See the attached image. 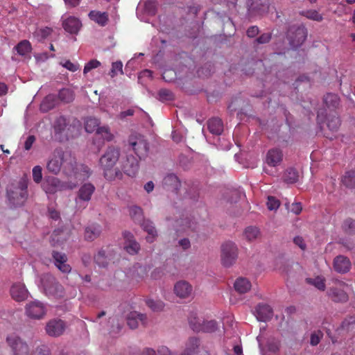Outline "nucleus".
<instances>
[{
    "label": "nucleus",
    "instance_id": "53",
    "mask_svg": "<svg viewBox=\"0 0 355 355\" xmlns=\"http://www.w3.org/2000/svg\"><path fill=\"white\" fill-rule=\"evenodd\" d=\"M343 227L349 234L355 233V220L347 218L344 221Z\"/></svg>",
    "mask_w": 355,
    "mask_h": 355
},
{
    "label": "nucleus",
    "instance_id": "29",
    "mask_svg": "<svg viewBox=\"0 0 355 355\" xmlns=\"http://www.w3.org/2000/svg\"><path fill=\"white\" fill-rule=\"evenodd\" d=\"M101 233V227L98 224H92L87 226L85 230V239L87 241H92L97 239Z\"/></svg>",
    "mask_w": 355,
    "mask_h": 355
},
{
    "label": "nucleus",
    "instance_id": "9",
    "mask_svg": "<svg viewBox=\"0 0 355 355\" xmlns=\"http://www.w3.org/2000/svg\"><path fill=\"white\" fill-rule=\"evenodd\" d=\"M6 342L10 347L12 355H28L29 348L27 343L15 334L7 336Z\"/></svg>",
    "mask_w": 355,
    "mask_h": 355
},
{
    "label": "nucleus",
    "instance_id": "7",
    "mask_svg": "<svg viewBox=\"0 0 355 355\" xmlns=\"http://www.w3.org/2000/svg\"><path fill=\"white\" fill-rule=\"evenodd\" d=\"M129 146L132 150L141 159L147 157L148 144L145 138L141 135H132L128 139Z\"/></svg>",
    "mask_w": 355,
    "mask_h": 355
},
{
    "label": "nucleus",
    "instance_id": "38",
    "mask_svg": "<svg viewBox=\"0 0 355 355\" xmlns=\"http://www.w3.org/2000/svg\"><path fill=\"white\" fill-rule=\"evenodd\" d=\"M55 96L52 94H49L45 97L40 105V110L46 112L50 110L53 109L55 106Z\"/></svg>",
    "mask_w": 355,
    "mask_h": 355
},
{
    "label": "nucleus",
    "instance_id": "48",
    "mask_svg": "<svg viewBox=\"0 0 355 355\" xmlns=\"http://www.w3.org/2000/svg\"><path fill=\"white\" fill-rule=\"evenodd\" d=\"M67 125V119L64 116L58 117L54 123L55 131L56 132H62L65 129Z\"/></svg>",
    "mask_w": 355,
    "mask_h": 355
},
{
    "label": "nucleus",
    "instance_id": "62",
    "mask_svg": "<svg viewBox=\"0 0 355 355\" xmlns=\"http://www.w3.org/2000/svg\"><path fill=\"white\" fill-rule=\"evenodd\" d=\"M293 242L296 245H297L302 250H304L306 248V245L304 241V239L301 236H295L293 239Z\"/></svg>",
    "mask_w": 355,
    "mask_h": 355
},
{
    "label": "nucleus",
    "instance_id": "13",
    "mask_svg": "<svg viewBox=\"0 0 355 355\" xmlns=\"http://www.w3.org/2000/svg\"><path fill=\"white\" fill-rule=\"evenodd\" d=\"M12 298L16 302H23L28 297V291L22 282L13 283L10 289Z\"/></svg>",
    "mask_w": 355,
    "mask_h": 355
},
{
    "label": "nucleus",
    "instance_id": "63",
    "mask_svg": "<svg viewBox=\"0 0 355 355\" xmlns=\"http://www.w3.org/2000/svg\"><path fill=\"white\" fill-rule=\"evenodd\" d=\"M62 66L72 72L78 69V65L72 63L70 60H67Z\"/></svg>",
    "mask_w": 355,
    "mask_h": 355
},
{
    "label": "nucleus",
    "instance_id": "64",
    "mask_svg": "<svg viewBox=\"0 0 355 355\" xmlns=\"http://www.w3.org/2000/svg\"><path fill=\"white\" fill-rule=\"evenodd\" d=\"M35 136L33 135H29L25 143H24V148L26 150H28L31 148L33 143L35 142Z\"/></svg>",
    "mask_w": 355,
    "mask_h": 355
},
{
    "label": "nucleus",
    "instance_id": "39",
    "mask_svg": "<svg viewBox=\"0 0 355 355\" xmlns=\"http://www.w3.org/2000/svg\"><path fill=\"white\" fill-rule=\"evenodd\" d=\"M100 122L98 119L94 117L87 118L85 123V128L87 132L92 133L94 132H97V129L99 127Z\"/></svg>",
    "mask_w": 355,
    "mask_h": 355
},
{
    "label": "nucleus",
    "instance_id": "10",
    "mask_svg": "<svg viewBox=\"0 0 355 355\" xmlns=\"http://www.w3.org/2000/svg\"><path fill=\"white\" fill-rule=\"evenodd\" d=\"M46 311L44 304L37 300L30 302L25 306V314L31 319L40 320L46 315Z\"/></svg>",
    "mask_w": 355,
    "mask_h": 355
},
{
    "label": "nucleus",
    "instance_id": "2",
    "mask_svg": "<svg viewBox=\"0 0 355 355\" xmlns=\"http://www.w3.org/2000/svg\"><path fill=\"white\" fill-rule=\"evenodd\" d=\"M119 149L112 146L107 148L100 159V164L103 169L104 177L109 181L122 177L121 171L116 168H114L119 160Z\"/></svg>",
    "mask_w": 355,
    "mask_h": 355
},
{
    "label": "nucleus",
    "instance_id": "3",
    "mask_svg": "<svg viewBox=\"0 0 355 355\" xmlns=\"http://www.w3.org/2000/svg\"><path fill=\"white\" fill-rule=\"evenodd\" d=\"M348 285L339 279H333L327 289L328 297L335 303H345L349 300L347 288Z\"/></svg>",
    "mask_w": 355,
    "mask_h": 355
},
{
    "label": "nucleus",
    "instance_id": "44",
    "mask_svg": "<svg viewBox=\"0 0 355 355\" xmlns=\"http://www.w3.org/2000/svg\"><path fill=\"white\" fill-rule=\"evenodd\" d=\"M327 127L331 131H337L340 125V120L338 116L333 115L327 117Z\"/></svg>",
    "mask_w": 355,
    "mask_h": 355
},
{
    "label": "nucleus",
    "instance_id": "6",
    "mask_svg": "<svg viewBox=\"0 0 355 355\" xmlns=\"http://www.w3.org/2000/svg\"><path fill=\"white\" fill-rule=\"evenodd\" d=\"M221 263L225 267L232 266L238 258V248L235 243L227 241L221 245Z\"/></svg>",
    "mask_w": 355,
    "mask_h": 355
},
{
    "label": "nucleus",
    "instance_id": "24",
    "mask_svg": "<svg viewBox=\"0 0 355 355\" xmlns=\"http://www.w3.org/2000/svg\"><path fill=\"white\" fill-rule=\"evenodd\" d=\"M62 26L67 32L77 34L81 27V22L75 17H69L63 21Z\"/></svg>",
    "mask_w": 355,
    "mask_h": 355
},
{
    "label": "nucleus",
    "instance_id": "61",
    "mask_svg": "<svg viewBox=\"0 0 355 355\" xmlns=\"http://www.w3.org/2000/svg\"><path fill=\"white\" fill-rule=\"evenodd\" d=\"M259 32V28L257 26H252L249 27L247 30V35L249 37H254L258 35Z\"/></svg>",
    "mask_w": 355,
    "mask_h": 355
},
{
    "label": "nucleus",
    "instance_id": "42",
    "mask_svg": "<svg viewBox=\"0 0 355 355\" xmlns=\"http://www.w3.org/2000/svg\"><path fill=\"white\" fill-rule=\"evenodd\" d=\"M15 49L21 55H26L31 51V44L28 40L21 41L16 46Z\"/></svg>",
    "mask_w": 355,
    "mask_h": 355
},
{
    "label": "nucleus",
    "instance_id": "17",
    "mask_svg": "<svg viewBox=\"0 0 355 355\" xmlns=\"http://www.w3.org/2000/svg\"><path fill=\"white\" fill-rule=\"evenodd\" d=\"M125 240L124 249L130 254H136L140 249L139 244L134 239V236L129 232L123 234Z\"/></svg>",
    "mask_w": 355,
    "mask_h": 355
},
{
    "label": "nucleus",
    "instance_id": "40",
    "mask_svg": "<svg viewBox=\"0 0 355 355\" xmlns=\"http://www.w3.org/2000/svg\"><path fill=\"white\" fill-rule=\"evenodd\" d=\"M298 180V172L293 168H288L284 175V180L288 184H293Z\"/></svg>",
    "mask_w": 355,
    "mask_h": 355
},
{
    "label": "nucleus",
    "instance_id": "15",
    "mask_svg": "<svg viewBox=\"0 0 355 355\" xmlns=\"http://www.w3.org/2000/svg\"><path fill=\"white\" fill-rule=\"evenodd\" d=\"M351 261L349 258L343 255H338L334 259L333 268L334 270L340 274H345L351 269Z\"/></svg>",
    "mask_w": 355,
    "mask_h": 355
},
{
    "label": "nucleus",
    "instance_id": "51",
    "mask_svg": "<svg viewBox=\"0 0 355 355\" xmlns=\"http://www.w3.org/2000/svg\"><path fill=\"white\" fill-rule=\"evenodd\" d=\"M130 215L135 220H140L142 218V209L137 206L130 208Z\"/></svg>",
    "mask_w": 355,
    "mask_h": 355
},
{
    "label": "nucleus",
    "instance_id": "47",
    "mask_svg": "<svg viewBox=\"0 0 355 355\" xmlns=\"http://www.w3.org/2000/svg\"><path fill=\"white\" fill-rule=\"evenodd\" d=\"M244 234L248 241H253L259 235V230L256 227H248L245 229Z\"/></svg>",
    "mask_w": 355,
    "mask_h": 355
},
{
    "label": "nucleus",
    "instance_id": "12",
    "mask_svg": "<svg viewBox=\"0 0 355 355\" xmlns=\"http://www.w3.org/2000/svg\"><path fill=\"white\" fill-rule=\"evenodd\" d=\"M51 255L54 265L60 271L65 274H68L71 271V266L67 263L68 258L65 253L53 250Z\"/></svg>",
    "mask_w": 355,
    "mask_h": 355
},
{
    "label": "nucleus",
    "instance_id": "4",
    "mask_svg": "<svg viewBox=\"0 0 355 355\" xmlns=\"http://www.w3.org/2000/svg\"><path fill=\"white\" fill-rule=\"evenodd\" d=\"M28 183L25 180H21L17 185L7 190L8 200L14 206H21L28 198Z\"/></svg>",
    "mask_w": 355,
    "mask_h": 355
},
{
    "label": "nucleus",
    "instance_id": "31",
    "mask_svg": "<svg viewBox=\"0 0 355 355\" xmlns=\"http://www.w3.org/2000/svg\"><path fill=\"white\" fill-rule=\"evenodd\" d=\"M163 184L168 189L177 191L180 186V182L175 175L168 174L164 177L163 180Z\"/></svg>",
    "mask_w": 355,
    "mask_h": 355
},
{
    "label": "nucleus",
    "instance_id": "20",
    "mask_svg": "<svg viewBox=\"0 0 355 355\" xmlns=\"http://www.w3.org/2000/svg\"><path fill=\"white\" fill-rule=\"evenodd\" d=\"M146 315L137 311H132L128 315L127 324L130 328L135 329L138 327L139 322L143 325H146Z\"/></svg>",
    "mask_w": 355,
    "mask_h": 355
},
{
    "label": "nucleus",
    "instance_id": "45",
    "mask_svg": "<svg viewBox=\"0 0 355 355\" xmlns=\"http://www.w3.org/2000/svg\"><path fill=\"white\" fill-rule=\"evenodd\" d=\"M146 304L153 311H160L164 307V303L161 300L148 299L146 301Z\"/></svg>",
    "mask_w": 355,
    "mask_h": 355
},
{
    "label": "nucleus",
    "instance_id": "60",
    "mask_svg": "<svg viewBox=\"0 0 355 355\" xmlns=\"http://www.w3.org/2000/svg\"><path fill=\"white\" fill-rule=\"evenodd\" d=\"M33 355H50L49 349L44 346L37 347Z\"/></svg>",
    "mask_w": 355,
    "mask_h": 355
},
{
    "label": "nucleus",
    "instance_id": "46",
    "mask_svg": "<svg viewBox=\"0 0 355 355\" xmlns=\"http://www.w3.org/2000/svg\"><path fill=\"white\" fill-rule=\"evenodd\" d=\"M159 100L165 102L173 100L174 95L171 91L167 89H161L158 92Z\"/></svg>",
    "mask_w": 355,
    "mask_h": 355
},
{
    "label": "nucleus",
    "instance_id": "18",
    "mask_svg": "<svg viewBox=\"0 0 355 355\" xmlns=\"http://www.w3.org/2000/svg\"><path fill=\"white\" fill-rule=\"evenodd\" d=\"M96 188L94 185L90 182L83 184L79 189L77 193V200L88 202L94 194Z\"/></svg>",
    "mask_w": 355,
    "mask_h": 355
},
{
    "label": "nucleus",
    "instance_id": "58",
    "mask_svg": "<svg viewBox=\"0 0 355 355\" xmlns=\"http://www.w3.org/2000/svg\"><path fill=\"white\" fill-rule=\"evenodd\" d=\"M271 37V33H263L259 37L257 38L256 42L258 44H266L270 41Z\"/></svg>",
    "mask_w": 355,
    "mask_h": 355
},
{
    "label": "nucleus",
    "instance_id": "14",
    "mask_svg": "<svg viewBox=\"0 0 355 355\" xmlns=\"http://www.w3.org/2000/svg\"><path fill=\"white\" fill-rule=\"evenodd\" d=\"M65 323L60 319H53L47 322L46 325V334L52 337L61 336L65 330Z\"/></svg>",
    "mask_w": 355,
    "mask_h": 355
},
{
    "label": "nucleus",
    "instance_id": "23",
    "mask_svg": "<svg viewBox=\"0 0 355 355\" xmlns=\"http://www.w3.org/2000/svg\"><path fill=\"white\" fill-rule=\"evenodd\" d=\"M174 292L178 297L187 298L192 292V286L186 281H180L175 284Z\"/></svg>",
    "mask_w": 355,
    "mask_h": 355
},
{
    "label": "nucleus",
    "instance_id": "11",
    "mask_svg": "<svg viewBox=\"0 0 355 355\" xmlns=\"http://www.w3.org/2000/svg\"><path fill=\"white\" fill-rule=\"evenodd\" d=\"M71 172L67 173V176L73 178L79 181H85L92 174V170L85 164H78L74 157V162L71 164Z\"/></svg>",
    "mask_w": 355,
    "mask_h": 355
},
{
    "label": "nucleus",
    "instance_id": "8",
    "mask_svg": "<svg viewBox=\"0 0 355 355\" xmlns=\"http://www.w3.org/2000/svg\"><path fill=\"white\" fill-rule=\"evenodd\" d=\"M307 37V30L302 26H292L287 32V38L293 47H298L302 44Z\"/></svg>",
    "mask_w": 355,
    "mask_h": 355
},
{
    "label": "nucleus",
    "instance_id": "57",
    "mask_svg": "<svg viewBox=\"0 0 355 355\" xmlns=\"http://www.w3.org/2000/svg\"><path fill=\"white\" fill-rule=\"evenodd\" d=\"M177 223L178 225L182 227L179 231L185 232L187 229L191 228V221L187 218L181 219L180 220H177Z\"/></svg>",
    "mask_w": 355,
    "mask_h": 355
},
{
    "label": "nucleus",
    "instance_id": "55",
    "mask_svg": "<svg viewBox=\"0 0 355 355\" xmlns=\"http://www.w3.org/2000/svg\"><path fill=\"white\" fill-rule=\"evenodd\" d=\"M117 72L123 73V64L121 61H116L112 63L110 76L114 77L116 75Z\"/></svg>",
    "mask_w": 355,
    "mask_h": 355
},
{
    "label": "nucleus",
    "instance_id": "25",
    "mask_svg": "<svg viewBox=\"0 0 355 355\" xmlns=\"http://www.w3.org/2000/svg\"><path fill=\"white\" fill-rule=\"evenodd\" d=\"M256 312L258 320L263 322L270 320L273 315L272 308L266 304H259Z\"/></svg>",
    "mask_w": 355,
    "mask_h": 355
},
{
    "label": "nucleus",
    "instance_id": "19",
    "mask_svg": "<svg viewBox=\"0 0 355 355\" xmlns=\"http://www.w3.org/2000/svg\"><path fill=\"white\" fill-rule=\"evenodd\" d=\"M122 169L128 176H135L139 169L137 159L133 156H127L126 159L123 162Z\"/></svg>",
    "mask_w": 355,
    "mask_h": 355
},
{
    "label": "nucleus",
    "instance_id": "56",
    "mask_svg": "<svg viewBox=\"0 0 355 355\" xmlns=\"http://www.w3.org/2000/svg\"><path fill=\"white\" fill-rule=\"evenodd\" d=\"M101 65V62L97 60H92L88 62L83 69V73H87L93 69H96Z\"/></svg>",
    "mask_w": 355,
    "mask_h": 355
},
{
    "label": "nucleus",
    "instance_id": "28",
    "mask_svg": "<svg viewBox=\"0 0 355 355\" xmlns=\"http://www.w3.org/2000/svg\"><path fill=\"white\" fill-rule=\"evenodd\" d=\"M209 132L216 135H220L223 132V123L219 118L210 119L207 122Z\"/></svg>",
    "mask_w": 355,
    "mask_h": 355
},
{
    "label": "nucleus",
    "instance_id": "1",
    "mask_svg": "<svg viewBox=\"0 0 355 355\" xmlns=\"http://www.w3.org/2000/svg\"><path fill=\"white\" fill-rule=\"evenodd\" d=\"M73 162L74 156L70 151L56 148L46 164V169L53 175H58L62 170L63 173L67 175L71 172V164Z\"/></svg>",
    "mask_w": 355,
    "mask_h": 355
},
{
    "label": "nucleus",
    "instance_id": "22",
    "mask_svg": "<svg viewBox=\"0 0 355 355\" xmlns=\"http://www.w3.org/2000/svg\"><path fill=\"white\" fill-rule=\"evenodd\" d=\"M95 263L99 266L105 268L109 262L112 259V254L111 250L107 248V250L101 249L94 257Z\"/></svg>",
    "mask_w": 355,
    "mask_h": 355
},
{
    "label": "nucleus",
    "instance_id": "32",
    "mask_svg": "<svg viewBox=\"0 0 355 355\" xmlns=\"http://www.w3.org/2000/svg\"><path fill=\"white\" fill-rule=\"evenodd\" d=\"M325 278L318 275L315 277H309L306 279V282L310 285H313L319 291H324L326 289Z\"/></svg>",
    "mask_w": 355,
    "mask_h": 355
},
{
    "label": "nucleus",
    "instance_id": "34",
    "mask_svg": "<svg viewBox=\"0 0 355 355\" xmlns=\"http://www.w3.org/2000/svg\"><path fill=\"white\" fill-rule=\"evenodd\" d=\"M280 340L275 337H269L266 343V348L268 352L272 354H277L280 349Z\"/></svg>",
    "mask_w": 355,
    "mask_h": 355
},
{
    "label": "nucleus",
    "instance_id": "54",
    "mask_svg": "<svg viewBox=\"0 0 355 355\" xmlns=\"http://www.w3.org/2000/svg\"><path fill=\"white\" fill-rule=\"evenodd\" d=\"M280 205L279 201L273 196H268L267 207L270 210H276Z\"/></svg>",
    "mask_w": 355,
    "mask_h": 355
},
{
    "label": "nucleus",
    "instance_id": "16",
    "mask_svg": "<svg viewBox=\"0 0 355 355\" xmlns=\"http://www.w3.org/2000/svg\"><path fill=\"white\" fill-rule=\"evenodd\" d=\"M283 160L282 150L277 148L270 149L266 155V163L272 167L279 166Z\"/></svg>",
    "mask_w": 355,
    "mask_h": 355
},
{
    "label": "nucleus",
    "instance_id": "41",
    "mask_svg": "<svg viewBox=\"0 0 355 355\" xmlns=\"http://www.w3.org/2000/svg\"><path fill=\"white\" fill-rule=\"evenodd\" d=\"M339 101L338 96L334 94H327L324 98V102L329 108H336L339 105Z\"/></svg>",
    "mask_w": 355,
    "mask_h": 355
},
{
    "label": "nucleus",
    "instance_id": "30",
    "mask_svg": "<svg viewBox=\"0 0 355 355\" xmlns=\"http://www.w3.org/2000/svg\"><path fill=\"white\" fill-rule=\"evenodd\" d=\"M236 291L240 294H243L249 291L251 288V283L246 278H238L234 284Z\"/></svg>",
    "mask_w": 355,
    "mask_h": 355
},
{
    "label": "nucleus",
    "instance_id": "26",
    "mask_svg": "<svg viewBox=\"0 0 355 355\" xmlns=\"http://www.w3.org/2000/svg\"><path fill=\"white\" fill-rule=\"evenodd\" d=\"M193 330L196 332L212 333L218 329V324L215 320L202 321V324L192 323Z\"/></svg>",
    "mask_w": 355,
    "mask_h": 355
},
{
    "label": "nucleus",
    "instance_id": "59",
    "mask_svg": "<svg viewBox=\"0 0 355 355\" xmlns=\"http://www.w3.org/2000/svg\"><path fill=\"white\" fill-rule=\"evenodd\" d=\"M197 73L200 77H205L209 76L211 74V64H209L208 67L205 69L204 67H202L197 71Z\"/></svg>",
    "mask_w": 355,
    "mask_h": 355
},
{
    "label": "nucleus",
    "instance_id": "49",
    "mask_svg": "<svg viewBox=\"0 0 355 355\" xmlns=\"http://www.w3.org/2000/svg\"><path fill=\"white\" fill-rule=\"evenodd\" d=\"M97 134L101 135L102 137L110 141L114 138L113 135L110 132V128L107 126H102L97 129Z\"/></svg>",
    "mask_w": 355,
    "mask_h": 355
},
{
    "label": "nucleus",
    "instance_id": "52",
    "mask_svg": "<svg viewBox=\"0 0 355 355\" xmlns=\"http://www.w3.org/2000/svg\"><path fill=\"white\" fill-rule=\"evenodd\" d=\"M33 181L39 184L42 180V168L40 166H35L33 167Z\"/></svg>",
    "mask_w": 355,
    "mask_h": 355
},
{
    "label": "nucleus",
    "instance_id": "33",
    "mask_svg": "<svg viewBox=\"0 0 355 355\" xmlns=\"http://www.w3.org/2000/svg\"><path fill=\"white\" fill-rule=\"evenodd\" d=\"M143 229L148 232V236L146 237V240L149 243L154 241L157 236V231L152 222L149 220H144L142 223Z\"/></svg>",
    "mask_w": 355,
    "mask_h": 355
},
{
    "label": "nucleus",
    "instance_id": "50",
    "mask_svg": "<svg viewBox=\"0 0 355 355\" xmlns=\"http://www.w3.org/2000/svg\"><path fill=\"white\" fill-rule=\"evenodd\" d=\"M323 337V333L320 330L315 331L311 334L310 344L312 346L318 345Z\"/></svg>",
    "mask_w": 355,
    "mask_h": 355
},
{
    "label": "nucleus",
    "instance_id": "35",
    "mask_svg": "<svg viewBox=\"0 0 355 355\" xmlns=\"http://www.w3.org/2000/svg\"><path fill=\"white\" fill-rule=\"evenodd\" d=\"M342 182L347 188L355 189V170L345 172L342 178Z\"/></svg>",
    "mask_w": 355,
    "mask_h": 355
},
{
    "label": "nucleus",
    "instance_id": "5",
    "mask_svg": "<svg viewBox=\"0 0 355 355\" xmlns=\"http://www.w3.org/2000/svg\"><path fill=\"white\" fill-rule=\"evenodd\" d=\"M76 187V184L72 185L68 182H62L55 177H47L42 184L44 191L49 194H54L67 189H73Z\"/></svg>",
    "mask_w": 355,
    "mask_h": 355
},
{
    "label": "nucleus",
    "instance_id": "37",
    "mask_svg": "<svg viewBox=\"0 0 355 355\" xmlns=\"http://www.w3.org/2000/svg\"><path fill=\"white\" fill-rule=\"evenodd\" d=\"M53 32V29L49 27H44L41 28H37L33 33V37L38 42H42L45 39H46Z\"/></svg>",
    "mask_w": 355,
    "mask_h": 355
},
{
    "label": "nucleus",
    "instance_id": "21",
    "mask_svg": "<svg viewBox=\"0 0 355 355\" xmlns=\"http://www.w3.org/2000/svg\"><path fill=\"white\" fill-rule=\"evenodd\" d=\"M269 4L270 0H248L247 2L249 12L259 14L268 10Z\"/></svg>",
    "mask_w": 355,
    "mask_h": 355
},
{
    "label": "nucleus",
    "instance_id": "36",
    "mask_svg": "<svg viewBox=\"0 0 355 355\" xmlns=\"http://www.w3.org/2000/svg\"><path fill=\"white\" fill-rule=\"evenodd\" d=\"M58 96L59 100L65 103L72 102L74 100L75 96L73 92L69 88L60 89Z\"/></svg>",
    "mask_w": 355,
    "mask_h": 355
},
{
    "label": "nucleus",
    "instance_id": "27",
    "mask_svg": "<svg viewBox=\"0 0 355 355\" xmlns=\"http://www.w3.org/2000/svg\"><path fill=\"white\" fill-rule=\"evenodd\" d=\"M89 18L101 26H105L109 21V15L107 12L91 10L88 14Z\"/></svg>",
    "mask_w": 355,
    "mask_h": 355
},
{
    "label": "nucleus",
    "instance_id": "43",
    "mask_svg": "<svg viewBox=\"0 0 355 355\" xmlns=\"http://www.w3.org/2000/svg\"><path fill=\"white\" fill-rule=\"evenodd\" d=\"M300 15L315 21H321L323 19L322 15L315 10H303Z\"/></svg>",
    "mask_w": 355,
    "mask_h": 355
}]
</instances>
